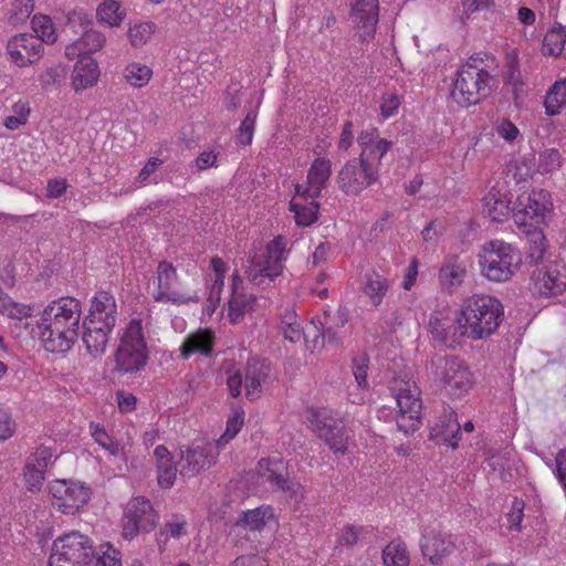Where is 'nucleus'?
Returning a JSON list of instances; mask_svg holds the SVG:
<instances>
[{
	"label": "nucleus",
	"mask_w": 566,
	"mask_h": 566,
	"mask_svg": "<svg viewBox=\"0 0 566 566\" xmlns=\"http://www.w3.org/2000/svg\"><path fill=\"white\" fill-rule=\"evenodd\" d=\"M156 31V24L150 21H133L129 23L127 38L134 48L145 45Z\"/></svg>",
	"instance_id": "obj_43"
},
{
	"label": "nucleus",
	"mask_w": 566,
	"mask_h": 566,
	"mask_svg": "<svg viewBox=\"0 0 566 566\" xmlns=\"http://www.w3.org/2000/svg\"><path fill=\"white\" fill-rule=\"evenodd\" d=\"M243 426V417L239 413L233 415L227 421V428L223 434L213 442L218 450L220 451L230 440H232L241 430Z\"/></svg>",
	"instance_id": "obj_54"
},
{
	"label": "nucleus",
	"mask_w": 566,
	"mask_h": 566,
	"mask_svg": "<svg viewBox=\"0 0 566 566\" xmlns=\"http://www.w3.org/2000/svg\"><path fill=\"white\" fill-rule=\"evenodd\" d=\"M148 360L147 345L140 319L133 318L125 327L115 352L116 370L133 374L142 370Z\"/></svg>",
	"instance_id": "obj_7"
},
{
	"label": "nucleus",
	"mask_w": 566,
	"mask_h": 566,
	"mask_svg": "<svg viewBox=\"0 0 566 566\" xmlns=\"http://www.w3.org/2000/svg\"><path fill=\"white\" fill-rule=\"evenodd\" d=\"M272 509L270 506H260L254 510H248L240 514L237 522L231 526L230 537L235 546L244 549L242 538L247 536V531H260L272 517Z\"/></svg>",
	"instance_id": "obj_27"
},
{
	"label": "nucleus",
	"mask_w": 566,
	"mask_h": 566,
	"mask_svg": "<svg viewBox=\"0 0 566 566\" xmlns=\"http://www.w3.org/2000/svg\"><path fill=\"white\" fill-rule=\"evenodd\" d=\"M92 437L109 454L117 457L123 453V446L113 440V438L105 431L103 427L91 423Z\"/></svg>",
	"instance_id": "obj_50"
},
{
	"label": "nucleus",
	"mask_w": 566,
	"mask_h": 566,
	"mask_svg": "<svg viewBox=\"0 0 566 566\" xmlns=\"http://www.w3.org/2000/svg\"><path fill=\"white\" fill-rule=\"evenodd\" d=\"M52 458V449L41 446L32 454H30L27 461L33 463L34 467L45 472L46 469L53 463Z\"/></svg>",
	"instance_id": "obj_59"
},
{
	"label": "nucleus",
	"mask_w": 566,
	"mask_h": 566,
	"mask_svg": "<svg viewBox=\"0 0 566 566\" xmlns=\"http://www.w3.org/2000/svg\"><path fill=\"white\" fill-rule=\"evenodd\" d=\"M177 280V269L172 263L166 260L160 261L156 269V287L151 292L154 301L159 303H171L177 306L199 303L200 296L198 294H186L172 290Z\"/></svg>",
	"instance_id": "obj_11"
},
{
	"label": "nucleus",
	"mask_w": 566,
	"mask_h": 566,
	"mask_svg": "<svg viewBox=\"0 0 566 566\" xmlns=\"http://www.w3.org/2000/svg\"><path fill=\"white\" fill-rule=\"evenodd\" d=\"M117 304L114 295L106 291L97 292L91 302L86 319H94L106 327H115L117 321Z\"/></svg>",
	"instance_id": "obj_28"
},
{
	"label": "nucleus",
	"mask_w": 566,
	"mask_h": 566,
	"mask_svg": "<svg viewBox=\"0 0 566 566\" xmlns=\"http://www.w3.org/2000/svg\"><path fill=\"white\" fill-rule=\"evenodd\" d=\"M285 239L282 235L271 240L262 254L249 255L243 265L248 280L258 285L265 286L281 275L285 253Z\"/></svg>",
	"instance_id": "obj_8"
},
{
	"label": "nucleus",
	"mask_w": 566,
	"mask_h": 566,
	"mask_svg": "<svg viewBox=\"0 0 566 566\" xmlns=\"http://www.w3.org/2000/svg\"><path fill=\"white\" fill-rule=\"evenodd\" d=\"M496 133L506 142L512 143L517 138L520 130L512 122L503 119L496 125Z\"/></svg>",
	"instance_id": "obj_63"
},
{
	"label": "nucleus",
	"mask_w": 566,
	"mask_h": 566,
	"mask_svg": "<svg viewBox=\"0 0 566 566\" xmlns=\"http://www.w3.org/2000/svg\"><path fill=\"white\" fill-rule=\"evenodd\" d=\"M281 331L284 338L292 343H296L303 337L310 348L312 337L311 322L306 327H303L295 311L286 310L284 312L281 319Z\"/></svg>",
	"instance_id": "obj_34"
},
{
	"label": "nucleus",
	"mask_w": 566,
	"mask_h": 566,
	"mask_svg": "<svg viewBox=\"0 0 566 566\" xmlns=\"http://www.w3.org/2000/svg\"><path fill=\"white\" fill-rule=\"evenodd\" d=\"M347 323V315L338 310L334 315L324 312L323 317H316L311 321L312 337L310 348L314 350L322 349L325 344L338 345L340 337L338 328Z\"/></svg>",
	"instance_id": "obj_17"
},
{
	"label": "nucleus",
	"mask_w": 566,
	"mask_h": 566,
	"mask_svg": "<svg viewBox=\"0 0 566 566\" xmlns=\"http://www.w3.org/2000/svg\"><path fill=\"white\" fill-rule=\"evenodd\" d=\"M420 548L424 558L433 565H439L454 552L455 542L451 533L432 527L422 533Z\"/></svg>",
	"instance_id": "obj_21"
},
{
	"label": "nucleus",
	"mask_w": 566,
	"mask_h": 566,
	"mask_svg": "<svg viewBox=\"0 0 566 566\" xmlns=\"http://www.w3.org/2000/svg\"><path fill=\"white\" fill-rule=\"evenodd\" d=\"M369 359L366 355H360L353 359V375L357 382V387L360 389H368L369 384L367 380V369Z\"/></svg>",
	"instance_id": "obj_56"
},
{
	"label": "nucleus",
	"mask_w": 566,
	"mask_h": 566,
	"mask_svg": "<svg viewBox=\"0 0 566 566\" xmlns=\"http://www.w3.org/2000/svg\"><path fill=\"white\" fill-rule=\"evenodd\" d=\"M159 520L150 501L144 496L133 497L125 509V537H134L138 532L153 531Z\"/></svg>",
	"instance_id": "obj_15"
},
{
	"label": "nucleus",
	"mask_w": 566,
	"mask_h": 566,
	"mask_svg": "<svg viewBox=\"0 0 566 566\" xmlns=\"http://www.w3.org/2000/svg\"><path fill=\"white\" fill-rule=\"evenodd\" d=\"M219 452L213 442L203 440L193 442L187 447L186 451L181 450L179 473L189 478L197 475L216 463Z\"/></svg>",
	"instance_id": "obj_16"
},
{
	"label": "nucleus",
	"mask_w": 566,
	"mask_h": 566,
	"mask_svg": "<svg viewBox=\"0 0 566 566\" xmlns=\"http://www.w3.org/2000/svg\"><path fill=\"white\" fill-rule=\"evenodd\" d=\"M81 316V302L75 297L64 296L48 304L38 324L45 348L52 353L70 350L78 336Z\"/></svg>",
	"instance_id": "obj_1"
},
{
	"label": "nucleus",
	"mask_w": 566,
	"mask_h": 566,
	"mask_svg": "<svg viewBox=\"0 0 566 566\" xmlns=\"http://www.w3.org/2000/svg\"><path fill=\"white\" fill-rule=\"evenodd\" d=\"M381 557L386 566H408L410 562L407 545L400 541L390 542L382 549Z\"/></svg>",
	"instance_id": "obj_42"
},
{
	"label": "nucleus",
	"mask_w": 566,
	"mask_h": 566,
	"mask_svg": "<svg viewBox=\"0 0 566 566\" xmlns=\"http://www.w3.org/2000/svg\"><path fill=\"white\" fill-rule=\"evenodd\" d=\"M0 313L7 315L12 319H23L30 317L33 312L32 305H25L13 302L7 294L0 300Z\"/></svg>",
	"instance_id": "obj_49"
},
{
	"label": "nucleus",
	"mask_w": 566,
	"mask_h": 566,
	"mask_svg": "<svg viewBox=\"0 0 566 566\" xmlns=\"http://www.w3.org/2000/svg\"><path fill=\"white\" fill-rule=\"evenodd\" d=\"M163 164L164 161L157 157L149 158L135 178L133 189H139L150 184L157 185L159 182L157 171Z\"/></svg>",
	"instance_id": "obj_46"
},
{
	"label": "nucleus",
	"mask_w": 566,
	"mask_h": 566,
	"mask_svg": "<svg viewBox=\"0 0 566 566\" xmlns=\"http://www.w3.org/2000/svg\"><path fill=\"white\" fill-rule=\"evenodd\" d=\"M460 430L455 411L450 406L442 405L430 427V439L437 444L455 449L460 440Z\"/></svg>",
	"instance_id": "obj_22"
},
{
	"label": "nucleus",
	"mask_w": 566,
	"mask_h": 566,
	"mask_svg": "<svg viewBox=\"0 0 566 566\" xmlns=\"http://www.w3.org/2000/svg\"><path fill=\"white\" fill-rule=\"evenodd\" d=\"M549 193L545 190H534L518 197L513 219L518 228H537L552 208Z\"/></svg>",
	"instance_id": "obj_12"
},
{
	"label": "nucleus",
	"mask_w": 566,
	"mask_h": 566,
	"mask_svg": "<svg viewBox=\"0 0 566 566\" xmlns=\"http://www.w3.org/2000/svg\"><path fill=\"white\" fill-rule=\"evenodd\" d=\"M95 555L92 541L80 532H70L59 536L49 557L50 566H86Z\"/></svg>",
	"instance_id": "obj_9"
},
{
	"label": "nucleus",
	"mask_w": 566,
	"mask_h": 566,
	"mask_svg": "<svg viewBox=\"0 0 566 566\" xmlns=\"http://www.w3.org/2000/svg\"><path fill=\"white\" fill-rule=\"evenodd\" d=\"M258 472L266 482L291 496H296L302 489L300 483L287 479V467L282 458L261 459L258 463Z\"/></svg>",
	"instance_id": "obj_23"
},
{
	"label": "nucleus",
	"mask_w": 566,
	"mask_h": 566,
	"mask_svg": "<svg viewBox=\"0 0 566 566\" xmlns=\"http://www.w3.org/2000/svg\"><path fill=\"white\" fill-rule=\"evenodd\" d=\"M532 286L534 293L544 296L564 293L566 291L565 263L555 261L542 269H536L532 274Z\"/></svg>",
	"instance_id": "obj_19"
},
{
	"label": "nucleus",
	"mask_w": 566,
	"mask_h": 566,
	"mask_svg": "<svg viewBox=\"0 0 566 566\" xmlns=\"http://www.w3.org/2000/svg\"><path fill=\"white\" fill-rule=\"evenodd\" d=\"M45 479V472L34 467L33 463L25 462L24 481L29 491L40 490Z\"/></svg>",
	"instance_id": "obj_57"
},
{
	"label": "nucleus",
	"mask_w": 566,
	"mask_h": 566,
	"mask_svg": "<svg viewBox=\"0 0 566 566\" xmlns=\"http://www.w3.org/2000/svg\"><path fill=\"white\" fill-rule=\"evenodd\" d=\"M97 20L108 27H118L126 17L125 10L116 0H106L102 2L96 10Z\"/></svg>",
	"instance_id": "obj_41"
},
{
	"label": "nucleus",
	"mask_w": 566,
	"mask_h": 566,
	"mask_svg": "<svg viewBox=\"0 0 566 566\" xmlns=\"http://www.w3.org/2000/svg\"><path fill=\"white\" fill-rule=\"evenodd\" d=\"M361 42L370 41L375 33L379 18L378 0H357L350 14Z\"/></svg>",
	"instance_id": "obj_26"
},
{
	"label": "nucleus",
	"mask_w": 566,
	"mask_h": 566,
	"mask_svg": "<svg viewBox=\"0 0 566 566\" xmlns=\"http://www.w3.org/2000/svg\"><path fill=\"white\" fill-rule=\"evenodd\" d=\"M52 505L63 514H75L91 497V490L72 480H55L50 484Z\"/></svg>",
	"instance_id": "obj_14"
},
{
	"label": "nucleus",
	"mask_w": 566,
	"mask_h": 566,
	"mask_svg": "<svg viewBox=\"0 0 566 566\" xmlns=\"http://www.w3.org/2000/svg\"><path fill=\"white\" fill-rule=\"evenodd\" d=\"M7 53L14 65L25 67L36 63L43 56L44 46L34 34L19 33L9 39Z\"/></svg>",
	"instance_id": "obj_18"
},
{
	"label": "nucleus",
	"mask_w": 566,
	"mask_h": 566,
	"mask_svg": "<svg viewBox=\"0 0 566 566\" xmlns=\"http://www.w3.org/2000/svg\"><path fill=\"white\" fill-rule=\"evenodd\" d=\"M504 82L513 87L516 94L524 86L523 75L520 69L518 57L515 51L506 53Z\"/></svg>",
	"instance_id": "obj_44"
},
{
	"label": "nucleus",
	"mask_w": 566,
	"mask_h": 566,
	"mask_svg": "<svg viewBox=\"0 0 566 566\" xmlns=\"http://www.w3.org/2000/svg\"><path fill=\"white\" fill-rule=\"evenodd\" d=\"M482 202L483 213L492 221L501 222L510 214V200L494 187L483 197Z\"/></svg>",
	"instance_id": "obj_35"
},
{
	"label": "nucleus",
	"mask_w": 566,
	"mask_h": 566,
	"mask_svg": "<svg viewBox=\"0 0 566 566\" xmlns=\"http://www.w3.org/2000/svg\"><path fill=\"white\" fill-rule=\"evenodd\" d=\"M213 346V337L210 332L198 331L189 334L180 346L182 358L188 359L191 355L199 353L205 356L210 355Z\"/></svg>",
	"instance_id": "obj_36"
},
{
	"label": "nucleus",
	"mask_w": 566,
	"mask_h": 566,
	"mask_svg": "<svg viewBox=\"0 0 566 566\" xmlns=\"http://www.w3.org/2000/svg\"><path fill=\"white\" fill-rule=\"evenodd\" d=\"M545 114L556 116L566 107V77L556 81L547 91L544 101Z\"/></svg>",
	"instance_id": "obj_39"
},
{
	"label": "nucleus",
	"mask_w": 566,
	"mask_h": 566,
	"mask_svg": "<svg viewBox=\"0 0 566 566\" xmlns=\"http://www.w3.org/2000/svg\"><path fill=\"white\" fill-rule=\"evenodd\" d=\"M428 368L451 398H462L473 388V373L463 360L455 356L437 355L431 358Z\"/></svg>",
	"instance_id": "obj_4"
},
{
	"label": "nucleus",
	"mask_w": 566,
	"mask_h": 566,
	"mask_svg": "<svg viewBox=\"0 0 566 566\" xmlns=\"http://www.w3.org/2000/svg\"><path fill=\"white\" fill-rule=\"evenodd\" d=\"M389 389L398 407L397 426L405 433L419 428L422 411L420 389L407 374L392 378Z\"/></svg>",
	"instance_id": "obj_5"
},
{
	"label": "nucleus",
	"mask_w": 566,
	"mask_h": 566,
	"mask_svg": "<svg viewBox=\"0 0 566 566\" xmlns=\"http://www.w3.org/2000/svg\"><path fill=\"white\" fill-rule=\"evenodd\" d=\"M332 175V163L328 158L318 157L312 163L306 177V185H296L295 191L301 199L307 201L318 198Z\"/></svg>",
	"instance_id": "obj_24"
},
{
	"label": "nucleus",
	"mask_w": 566,
	"mask_h": 566,
	"mask_svg": "<svg viewBox=\"0 0 566 566\" xmlns=\"http://www.w3.org/2000/svg\"><path fill=\"white\" fill-rule=\"evenodd\" d=\"M566 45V27L554 25L544 36L542 52L544 55L558 56Z\"/></svg>",
	"instance_id": "obj_40"
},
{
	"label": "nucleus",
	"mask_w": 566,
	"mask_h": 566,
	"mask_svg": "<svg viewBox=\"0 0 566 566\" xmlns=\"http://www.w3.org/2000/svg\"><path fill=\"white\" fill-rule=\"evenodd\" d=\"M389 281L384 275L373 272L367 273L363 287L364 294L368 297L369 303L378 307L389 291Z\"/></svg>",
	"instance_id": "obj_38"
},
{
	"label": "nucleus",
	"mask_w": 566,
	"mask_h": 566,
	"mask_svg": "<svg viewBox=\"0 0 566 566\" xmlns=\"http://www.w3.org/2000/svg\"><path fill=\"white\" fill-rule=\"evenodd\" d=\"M429 326L432 337L449 347L459 344L462 337H467V333H462L464 326L460 322V315L454 319L431 316Z\"/></svg>",
	"instance_id": "obj_29"
},
{
	"label": "nucleus",
	"mask_w": 566,
	"mask_h": 566,
	"mask_svg": "<svg viewBox=\"0 0 566 566\" xmlns=\"http://www.w3.org/2000/svg\"><path fill=\"white\" fill-rule=\"evenodd\" d=\"M360 148L359 159L368 169L379 176L381 161L392 147V142L379 137L375 130H363L357 137Z\"/></svg>",
	"instance_id": "obj_20"
},
{
	"label": "nucleus",
	"mask_w": 566,
	"mask_h": 566,
	"mask_svg": "<svg viewBox=\"0 0 566 566\" xmlns=\"http://www.w3.org/2000/svg\"><path fill=\"white\" fill-rule=\"evenodd\" d=\"M467 265L458 256H450L444 260L439 270V283L443 291L453 292L462 285L467 277Z\"/></svg>",
	"instance_id": "obj_32"
},
{
	"label": "nucleus",
	"mask_w": 566,
	"mask_h": 566,
	"mask_svg": "<svg viewBox=\"0 0 566 566\" xmlns=\"http://www.w3.org/2000/svg\"><path fill=\"white\" fill-rule=\"evenodd\" d=\"M178 469L174 464L172 460L157 465V480L158 484L164 489H169L174 485Z\"/></svg>",
	"instance_id": "obj_58"
},
{
	"label": "nucleus",
	"mask_w": 566,
	"mask_h": 566,
	"mask_svg": "<svg viewBox=\"0 0 566 566\" xmlns=\"http://www.w3.org/2000/svg\"><path fill=\"white\" fill-rule=\"evenodd\" d=\"M99 78L97 62L91 56H82L77 60L72 71L71 80L75 92L94 86Z\"/></svg>",
	"instance_id": "obj_33"
},
{
	"label": "nucleus",
	"mask_w": 566,
	"mask_h": 566,
	"mask_svg": "<svg viewBox=\"0 0 566 566\" xmlns=\"http://www.w3.org/2000/svg\"><path fill=\"white\" fill-rule=\"evenodd\" d=\"M504 318L502 303L494 296L474 294L463 300L460 308V322H462L467 337L478 340L496 332Z\"/></svg>",
	"instance_id": "obj_2"
},
{
	"label": "nucleus",
	"mask_w": 566,
	"mask_h": 566,
	"mask_svg": "<svg viewBox=\"0 0 566 566\" xmlns=\"http://www.w3.org/2000/svg\"><path fill=\"white\" fill-rule=\"evenodd\" d=\"M226 374L229 392L233 398H238L241 395L242 386L244 385L243 374L234 366L226 368Z\"/></svg>",
	"instance_id": "obj_60"
},
{
	"label": "nucleus",
	"mask_w": 566,
	"mask_h": 566,
	"mask_svg": "<svg viewBox=\"0 0 566 566\" xmlns=\"http://www.w3.org/2000/svg\"><path fill=\"white\" fill-rule=\"evenodd\" d=\"M82 46L87 54L101 50L106 42L105 35L96 30H84L83 35L80 38Z\"/></svg>",
	"instance_id": "obj_55"
},
{
	"label": "nucleus",
	"mask_w": 566,
	"mask_h": 566,
	"mask_svg": "<svg viewBox=\"0 0 566 566\" xmlns=\"http://www.w3.org/2000/svg\"><path fill=\"white\" fill-rule=\"evenodd\" d=\"M114 327H106L94 319L84 318L82 339L86 350L94 357L102 356L107 347Z\"/></svg>",
	"instance_id": "obj_30"
},
{
	"label": "nucleus",
	"mask_w": 566,
	"mask_h": 566,
	"mask_svg": "<svg viewBox=\"0 0 566 566\" xmlns=\"http://www.w3.org/2000/svg\"><path fill=\"white\" fill-rule=\"evenodd\" d=\"M524 232L527 234V258L532 262L542 260L546 251L545 235L537 228H526Z\"/></svg>",
	"instance_id": "obj_45"
},
{
	"label": "nucleus",
	"mask_w": 566,
	"mask_h": 566,
	"mask_svg": "<svg viewBox=\"0 0 566 566\" xmlns=\"http://www.w3.org/2000/svg\"><path fill=\"white\" fill-rule=\"evenodd\" d=\"M256 116L258 112L255 109H250L247 113L238 129L237 139L239 144L247 146L252 143Z\"/></svg>",
	"instance_id": "obj_53"
},
{
	"label": "nucleus",
	"mask_w": 566,
	"mask_h": 566,
	"mask_svg": "<svg viewBox=\"0 0 566 566\" xmlns=\"http://www.w3.org/2000/svg\"><path fill=\"white\" fill-rule=\"evenodd\" d=\"M271 363L266 359L250 358L245 365L244 391L245 397L253 401L261 397L264 387L271 381Z\"/></svg>",
	"instance_id": "obj_25"
},
{
	"label": "nucleus",
	"mask_w": 566,
	"mask_h": 566,
	"mask_svg": "<svg viewBox=\"0 0 566 566\" xmlns=\"http://www.w3.org/2000/svg\"><path fill=\"white\" fill-rule=\"evenodd\" d=\"M364 531L365 528L363 526H355L353 524H348L344 527L342 532L339 543L342 545L353 546L358 542L359 536Z\"/></svg>",
	"instance_id": "obj_62"
},
{
	"label": "nucleus",
	"mask_w": 566,
	"mask_h": 566,
	"mask_svg": "<svg viewBox=\"0 0 566 566\" xmlns=\"http://www.w3.org/2000/svg\"><path fill=\"white\" fill-rule=\"evenodd\" d=\"M153 76V71L145 64L129 63L124 70L126 82L133 87L146 86Z\"/></svg>",
	"instance_id": "obj_47"
},
{
	"label": "nucleus",
	"mask_w": 566,
	"mask_h": 566,
	"mask_svg": "<svg viewBox=\"0 0 566 566\" xmlns=\"http://www.w3.org/2000/svg\"><path fill=\"white\" fill-rule=\"evenodd\" d=\"M478 259L481 274L493 282L510 280L521 263L520 253L499 240L484 243Z\"/></svg>",
	"instance_id": "obj_6"
},
{
	"label": "nucleus",
	"mask_w": 566,
	"mask_h": 566,
	"mask_svg": "<svg viewBox=\"0 0 566 566\" xmlns=\"http://www.w3.org/2000/svg\"><path fill=\"white\" fill-rule=\"evenodd\" d=\"M562 165L560 153L556 148H548L539 153L538 170L548 174L557 170Z\"/></svg>",
	"instance_id": "obj_52"
},
{
	"label": "nucleus",
	"mask_w": 566,
	"mask_h": 566,
	"mask_svg": "<svg viewBox=\"0 0 566 566\" xmlns=\"http://www.w3.org/2000/svg\"><path fill=\"white\" fill-rule=\"evenodd\" d=\"M319 203L316 198H311L307 201L296 197L290 202V210L294 213L295 222L298 227H308L313 224L318 218Z\"/></svg>",
	"instance_id": "obj_37"
},
{
	"label": "nucleus",
	"mask_w": 566,
	"mask_h": 566,
	"mask_svg": "<svg viewBox=\"0 0 566 566\" xmlns=\"http://www.w3.org/2000/svg\"><path fill=\"white\" fill-rule=\"evenodd\" d=\"M228 566H268L265 560L258 555H240Z\"/></svg>",
	"instance_id": "obj_64"
},
{
	"label": "nucleus",
	"mask_w": 566,
	"mask_h": 566,
	"mask_svg": "<svg viewBox=\"0 0 566 566\" xmlns=\"http://www.w3.org/2000/svg\"><path fill=\"white\" fill-rule=\"evenodd\" d=\"M93 566H120V553L109 543L103 544L99 551H95Z\"/></svg>",
	"instance_id": "obj_51"
},
{
	"label": "nucleus",
	"mask_w": 566,
	"mask_h": 566,
	"mask_svg": "<svg viewBox=\"0 0 566 566\" xmlns=\"http://www.w3.org/2000/svg\"><path fill=\"white\" fill-rule=\"evenodd\" d=\"M400 104V97L396 93L384 94L380 104L381 116L384 118L394 116L398 112Z\"/></svg>",
	"instance_id": "obj_61"
},
{
	"label": "nucleus",
	"mask_w": 566,
	"mask_h": 566,
	"mask_svg": "<svg viewBox=\"0 0 566 566\" xmlns=\"http://www.w3.org/2000/svg\"><path fill=\"white\" fill-rule=\"evenodd\" d=\"M488 67L479 55L471 56L460 66L451 91L452 98L459 105H475L490 94L495 80Z\"/></svg>",
	"instance_id": "obj_3"
},
{
	"label": "nucleus",
	"mask_w": 566,
	"mask_h": 566,
	"mask_svg": "<svg viewBox=\"0 0 566 566\" xmlns=\"http://www.w3.org/2000/svg\"><path fill=\"white\" fill-rule=\"evenodd\" d=\"M32 29L43 43L52 44L56 41L57 35L52 19L49 15L35 14L31 21Z\"/></svg>",
	"instance_id": "obj_48"
},
{
	"label": "nucleus",
	"mask_w": 566,
	"mask_h": 566,
	"mask_svg": "<svg viewBox=\"0 0 566 566\" xmlns=\"http://www.w3.org/2000/svg\"><path fill=\"white\" fill-rule=\"evenodd\" d=\"M311 429L323 439L335 453L347 451L348 432L342 418L326 408L311 410L308 418Z\"/></svg>",
	"instance_id": "obj_10"
},
{
	"label": "nucleus",
	"mask_w": 566,
	"mask_h": 566,
	"mask_svg": "<svg viewBox=\"0 0 566 566\" xmlns=\"http://www.w3.org/2000/svg\"><path fill=\"white\" fill-rule=\"evenodd\" d=\"M231 290L228 316L232 323H238L245 313L252 311L255 297L244 293L243 280L237 271L232 274Z\"/></svg>",
	"instance_id": "obj_31"
},
{
	"label": "nucleus",
	"mask_w": 566,
	"mask_h": 566,
	"mask_svg": "<svg viewBox=\"0 0 566 566\" xmlns=\"http://www.w3.org/2000/svg\"><path fill=\"white\" fill-rule=\"evenodd\" d=\"M378 180L379 176L357 158L347 160L337 171L335 178L338 189L348 197L359 196Z\"/></svg>",
	"instance_id": "obj_13"
}]
</instances>
